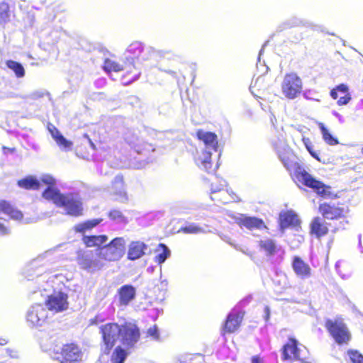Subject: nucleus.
<instances>
[{"instance_id":"41","label":"nucleus","mask_w":363,"mask_h":363,"mask_svg":"<svg viewBox=\"0 0 363 363\" xmlns=\"http://www.w3.org/2000/svg\"><path fill=\"white\" fill-rule=\"evenodd\" d=\"M146 336L152 337L153 340H157L160 338L158 328L156 325L149 328L146 331Z\"/></svg>"},{"instance_id":"46","label":"nucleus","mask_w":363,"mask_h":363,"mask_svg":"<svg viewBox=\"0 0 363 363\" xmlns=\"http://www.w3.org/2000/svg\"><path fill=\"white\" fill-rule=\"evenodd\" d=\"M74 230L75 232H77V233H84L86 230H87L88 229L86 228V223L84 222V223H78L77 225H76L74 227Z\"/></svg>"},{"instance_id":"44","label":"nucleus","mask_w":363,"mask_h":363,"mask_svg":"<svg viewBox=\"0 0 363 363\" xmlns=\"http://www.w3.org/2000/svg\"><path fill=\"white\" fill-rule=\"evenodd\" d=\"M48 130L50 132V133L51 134L52 138L55 140L57 139V138L61 135V133L60 132V130L54 125H52V124H50L48 127Z\"/></svg>"},{"instance_id":"36","label":"nucleus","mask_w":363,"mask_h":363,"mask_svg":"<svg viewBox=\"0 0 363 363\" xmlns=\"http://www.w3.org/2000/svg\"><path fill=\"white\" fill-rule=\"evenodd\" d=\"M10 21V6L5 1L0 2V25L4 26Z\"/></svg>"},{"instance_id":"4","label":"nucleus","mask_w":363,"mask_h":363,"mask_svg":"<svg viewBox=\"0 0 363 363\" xmlns=\"http://www.w3.org/2000/svg\"><path fill=\"white\" fill-rule=\"evenodd\" d=\"M281 91L288 99H294L303 91V82L297 73L291 72L286 73L281 84Z\"/></svg>"},{"instance_id":"2","label":"nucleus","mask_w":363,"mask_h":363,"mask_svg":"<svg viewBox=\"0 0 363 363\" xmlns=\"http://www.w3.org/2000/svg\"><path fill=\"white\" fill-rule=\"evenodd\" d=\"M324 325L337 344L340 345H347L351 340V333L342 318L327 319Z\"/></svg>"},{"instance_id":"21","label":"nucleus","mask_w":363,"mask_h":363,"mask_svg":"<svg viewBox=\"0 0 363 363\" xmlns=\"http://www.w3.org/2000/svg\"><path fill=\"white\" fill-rule=\"evenodd\" d=\"M0 213H4L10 219L17 221H21L23 218V213L10 201L5 199H0Z\"/></svg>"},{"instance_id":"20","label":"nucleus","mask_w":363,"mask_h":363,"mask_svg":"<svg viewBox=\"0 0 363 363\" xmlns=\"http://www.w3.org/2000/svg\"><path fill=\"white\" fill-rule=\"evenodd\" d=\"M196 137L199 140L203 142L206 148H210L215 152L218 150V139L215 133L199 129L196 132Z\"/></svg>"},{"instance_id":"14","label":"nucleus","mask_w":363,"mask_h":363,"mask_svg":"<svg viewBox=\"0 0 363 363\" xmlns=\"http://www.w3.org/2000/svg\"><path fill=\"white\" fill-rule=\"evenodd\" d=\"M67 298L66 294L60 291L48 296L45 305L50 311L60 312L68 308Z\"/></svg>"},{"instance_id":"29","label":"nucleus","mask_w":363,"mask_h":363,"mask_svg":"<svg viewBox=\"0 0 363 363\" xmlns=\"http://www.w3.org/2000/svg\"><path fill=\"white\" fill-rule=\"evenodd\" d=\"M144 52V46L140 42H134L130 44L126 50L128 56L125 60H129L133 62L135 59H138L142 56Z\"/></svg>"},{"instance_id":"48","label":"nucleus","mask_w":363,"mask_h":363,"mask_svg":"<svg viewBox=\"0 0 363 363\" xmlns=\"http://www.w3.org/2000/svg\"><path fill=\"white\" fill-rule=\"evenodd\" d=\"M1 149L4 155L13 154L16 152L15 147H8L6 146H2Z\"/></svg>"},{"instance_id":"49","label":"nucleus","mask_w":363,"mask_h":363,"mask_svg":"<svg viewBox=\"0 0 363 363\" xmlns=\"http://www.w3.org/2000/svg\"><path fill=\"white\" fill-rule=\"evenodd\" d=\"M307 150L308 151V152L310 153V155L313 157L315 158V160H317L318 161H320V158H319V156L318 155V153L314 151L313 150V145H311L309 147V149H307Z\"/></svg>"},{"instance_id":"13","label":"nucleus","mask_w":363,"mask_h":363,"mask_svg":"<svg viewBox=\"0 0 363 363\" xmlns=\"http://www.w3.org/2000/svg\"><path fill=\"white\" fill-rule=\"evenodd\" d=\"M121 82L124 85H128L137 80L140 76V69L135 65L134 62L125 60L122 66Z\"/></svg>"},{"instance_id":"19","label":"nucleus","mask_w":363,"mask_h":363,"mask_svg":"<svg viewBox=\"0 0 363 363\" xmlns=\"http://www.w3.org/2000/svg\"><path fill=\"white\" fill-rule=\"evenodd\" d=\"M329 233L328 223L318 216L314 217L310 223V234L320 238Z\"/></svg>"},{"instance_id":"33","label":"nucleus","mask_w":363,"mask_h":363,"mask_svg":"<svg viewBox=\"0 0 363 363\" xmlns=\"http://www.w3.org/2000/svg\"><path fill=\"white\" fill-rule=\"evenodd\" d=\"M157 255L155 261L158 264L163 263L170 255V251L163 243H160L156 250Z\"/></svg>"},{"instance_id":"17","label":"nucleus","mask_w":363,"mask_h":363,"mask_svg":"<svg viewBox=\"0 0 363 363\" xmlns=\"http://www.w3.org/2000/svg\"><path fill=\"white\" fill-rule=\"evenodd\" d=\"M236 223L240 228H245L250 230L267 228L264 220L255 216L242 215L237 219Z\"/></svg>"},{"instance_id":"5","label":"nucleus","mask_w":363,"mask_h":363,"mask_svg":"<svg viewBox=\"0 0 363 363\" xmlns=\"http://www.w3.org/2000/svg\"><path fill=\"white\" fill-rule=\"evenodd\" d=\"M104 354H108L121 336V325L117 323H108L99 328Z\"/></svg>"},{"instance_id":"34","label":"nucleus","mask_w":363,"mask_h":363,"mask_svg":"<svg viewBox=\"0 0 363 363\" xmlns=\"http://www.w3.org/2000/svg\"><path fill=\"white\" fill-rule=\"evenodd\" d=\"M318 127L321 131L324 141L329 145H336L338 144V140L332 135L329 130L324 125L323 123L318 124Z\"/></svg>"},{"instance_id":"18","label":"nucleus","mask_w":363,"mask_h":363,"mask_svg":"<svg viewBox=\"0 0 363 363\" xmlns=\"http://www.w3.org/2000/svg\"><path fill=\"white\" fill-rule=\"evenodd\" d=\"M118 303L120 306H128L136 296V289L130 284L121 286L118 290Z\"/></svg>"},{"instance_id":"3","label":"nucleus","mask_w":363,"mask_h":363,"mask_svg":"<svg viewBox=\"0 0 363 363\" xmlns=\"http://www.w3.org/2000/svg\"><path fill=\"white\" fill-rule=\"evenodd\" d=\"M125 250V242L123 238H116L108 244L100 248L99 257L108 262H117L123 256Z\"/></svg>"},{"instance_id":"38","label":"nucleus","mask_w":363,"mask_h":363,"mask_svg":"<svg viewBox=\"0 0 363 363\" xmlns=\"http://www.w3.org/2000/svg\"><path fill=\"white\" fill-rule=\"evenodd\" d=\"M57 145L65 151L70 150L72 147V142L67 140L62 134L55 140Z\"/></svg>"},{"instance_id":"15","label":"nucleus","mask_w":363,"mask_h":363,"mask_svg":"<svg viewBox=\"0 0 363 363\" xmlns=\"http://www.w3.org/2000/svg\"><path fill=\"white\" fill-rule=\"evenodd\" d=\"M279 224L281 230L287 228L298 230L301 227V220L294 212L286 211L280 213Z\"/></svg>"},{"instance_id":"43","label":"nucleus","mask_w":363,"mask_h":363,"mask_svg":"<svg viewBox=\"0 0 363 363\" xmlns=\"http://www.w3.org/2000/svg\"><path fill=\"white\" fill-rule=\"evenodd\" d=\"M108 216L111 220H116L121 218L123 217V214L119 210L113 209L108 212Z\"/></svg>"},{"instance_id":"9","label":"nucleus","mask_w":363,"mask_h":363,"mask_svg":"<svg viewBox=\"0 0 363 363\" xmlns=\"http://www.w3.org/2000/svg\"><path fill=\"white\" fill-rule=\"evenodd\" d=\"M121 340L127 347H133L139 341L140 331L138 325L131 322H125L121 325Z\"/></svg>"},{"instance_id":"42","label":"nucleus","mask_w":363,"mask_h":363,"mask_svg":"<svg viewBox=\"0 0 363 363\" xmlns=\"http://www.w3.org/2000/svg\"><path fill=\"white\" fill-rule=\"evenodd\" d=\"M27 319L34 325L40 324V318L38 316V312L35 310H32L28 313Z\"/></svg>"},{"instance_id":"8","label":"nucleus","mask_w":363,"mask_h":363,"mask_svg":"<svg viewBox=\"0 0 363 363\" xmlns=\"http://www.w3.org/2000/svg\"><path fill=\"white\" fill-rule=\"evenodd\" d=\"M318 211L324 219L337 220L345 219L349 209L330 202H323L319 204Z\"/></svg>"},{"instance_id":"11","label":"nucleus","mask_w":363,"mask_h":363,"mask_svg":"<svg viewBox=\"0 0 363 363\" xmlns=\"http://www.w3.org/2000/svg\"><path fill=\"white\" fill-rule=\"evenodd\" d=\"M43 184L47 185V188L42 192V196L47 201H52L55 206L59 203L62 195L60 190L55 187V179L49 174L43 175L41 177Z\"/></svg>"},{"instance_id":"51","label":"nucleus","mask_w":363,"mask_h":363,"mask_svg":"<svg viewBox=\"0 0 363 363\" xmlns=\"http://www.w3.org/2000/svg\"><path fill=\"white\" fill-rule=\"evenodd\" d=\"M302 141L306 149H309V147L312 145V143L308 138L303 137Z\"/></svg>"},{"instance_id":"47","label":"nucleus","mask_w":363,"mask_h":363,"mask_svg":"<svg viewBox=\"0 0 363 363\" xmlns=\"http://www.w3.org/2000/svg\"><path fill=\"white\" fill-rule=\"evenodd\" d=\"M250 363H264V361L259 354H255L251 357Z\"/></svg>"},{"instance_id":"37","label":"nucleus","mask_w":363,"mask_h":363,"mask_svg":"<svg viewBox=\"0 0 363 363\" xmlns=\"http://www.w3.org/2000/svg\"><path fill=\"white\" fill-rule=\"evenodd\" d=\"M6 65L8 68L15 73L17 77H23L25 75V69L21 63L11 60H8L6 61Z\"/></svg>"},{"instance_id":"35","label":"nucleus","mask_w":363,"mask_h":363,"mask_svg":"<svg viewBox=\"0 0 363 363\" xmlns=\"http://www.w3.org/2000/svg\"><path fill=\"white\" fill-rule=\"evenodd\" d=\"M126 351L121 346H117L111 357V363H123L127 357Z\"/></svg>"},{"instance_id":"12","label":"nucleus","mask_w":363,"mask_h":363,"mask_svg":"<svg viewBox=\"0 0 363 363\" xmlns=\"http://www.w3.org/2000/svg\"><path fill=\"white\" fill-rule=\"evenodd\" d=\"M244 315L245 312L242 311H232L228 313L221 329L222 335L236 332L241 325Z\"/></svg>"},{"instance_id":"10","label":"nucleus","mask_w":363,"mask_h":363,"mask_svg":"<svg viewBox=\"0 0 363 363\" xmlns=\"http://www.w3.org/2000/svg\"><path fill=\"white\" fill-rule=\"evenodd\" d=\"M300 346L301 345L294 337H289L281 348V359L291 362L302 361Z\"/></svg>"},{"instance_id":"1","label":"nucleus","mask_w":363,"mask_h":363,"mask_svg":"<svg viewBox=\"0 0 363 363\" xmlns=\"http://www.w3.org/2000/svg\"><path fill=\"white\" fill-rule=\"evenodd\" d=\"M282 162L286 169L289 172L291 179L296 184H301L302 185L313 189L320 197H331V187L325 184L323 182L314 178L299 162L291 160L289 158H283Z\"/></svg>"},{"instance_id":"23","label":"nucleus","mask_w":363,"mask_h":363,"mask_svg":"<svg viewBox=\"0 0 363 363\" xmlns=\"http://www.w3.org/2000/svg\"><path fill=\"white\" fill-rule=\"evenodd\" d=\"M125 182L122 175H117L111 182L113 194L116 196V199L122 201H128V196L125 191Z\"/></svg>"},{"instance_id":"26","label":"nucleus","mask_w":363,"mask_h":363,"mask_svg":"<svg viewBox=\"0 0 363 363\" xmlns=\"http://www.w3.org/2000/svg\"><path fill=\"white\" fill-rule=\"evenodd\" d=\"M147 245L140 241L130 242L128 248L127 258L130 260H135L145 255Z\"/></svg>"},{"instance_id":"45","label":"nucleus","mask_w":363,"mask_h":363,"mask_svg":"<svg viewBox=\"0 0 363 363\" xmlns=\"http://www.w3.org/2000/svg\"><path fill=\"white\" fill-rule=\"evenodd\" d=\"M101 219H93L86 221V228L90 230L97 225H99L101 222Z\"/></svg>"},{"instance_id":"22","label":"nucleus","mask_w":363,"mask_h":363,"mask_svg":"<svg viewBox=\"0 0 363 363\" xmlns=\"http://www.w3.org/2000/svg\"><path fill=\"white\" fill-rule=\"evenodd\" d=\"M291 266L294 273L302 279L308 278L311 274L310 266L300 257L295 256L293 257Z\"/></svg>"},{"instance_id":"7","label":"nucleus","mask_w":363,"mask_h":363,"mask_svg":"<svg viewBox=\"0 0 363 363\" xmlns=\"http://www.w3.org/2000/svg\"><path fill=\"white\" fill-rule=\"evenodd\" d=\"M57 207H62L66 214L78 217L83 214L82 199L74 193L64 194L57 203Z\"/></svg>"},{"instance_id":"52","label":"nucleus","mask_w":363,"mask_h":363,"mask_svg":"<svg viewBox=\"0 0 363 363\" xmlns=\"http://www.w3.org/2000/svg\"><path fill=\"white\" fill-rule=\"evenodd\" d=\"M97 318H98V317H97V316L94 317V318H93V319L91 320V323H95V324H96V323H98V321H97Z\"/></svg>"},{"instance_id":"16","label":"nucleus","mask_w":363,"mask_h":363,"mask_svg":"<svg viewBox=\"0 0 363 363\" xmlns=\"http://www.w3.org/2000/svg\"><path fill=\"white\" fill-rule=\"evenodd\" d=\"M330 96L333 99H337L338 106L347 105L352 99L349 92V87L345 84H340L332 89L330 91Z\"/></svg>"},{"instance_id":"40","label":"nucleus","mask_w":363,"mask_h":363,"mask_svg":"<svg viewBox=\"0 0 363 363\" xmlns=\"http://www.w3.org/2000/svg\"><path fill=\"white\" fill-rule=\"evenodd\" d=\"M347 354L352 363H363V355L356 350H348Z\"/></svg>"},{"instance_id":"50","label":"nucleus","mask_w":363,"mask_h":363,"mask_svg":"<svg viewBox=\"0 0 363 363\" xmlns=\"http://www.w3.org/2000/svg\"><path fill=\"white\" fill-rule=\"evenodd\" d=\"M9 233V229L3 223H0V235H5Z\"/></svg>"},{"instance_id":"30","label":"nucleus","mask_w":363,"mask_h":363,"mask_svg":"<svg viewBox=\"0 0 363 363\" xmlns=\"http://www.w3.org/2000/svg\"><path fill=\"white\" fill-rule=\"evenodd\" d=\"M80 267L88 272H95L101 269L104 264L99 260H94L89 258L83 257L79 262Z\"/></svg>"},{"instance_id":"27","label":"nucleus","mask_w":363,"mask_h":363,"mask_svg":"<svg viewBox=\"0 0 363 363\" xmlns=\"http://www.w3.org/2000/svg\"><path fill=\"white\" fill-rule=\"evenodd\" d=\"M211 156V152L203 150L201 152L197 154L194 160L200 168L203 169L206 172H210L212 170L213 164Z\"/></svg>"},{"instance_id":"24","label":"nucleus","mask_w":363,"mask_h":363,"mask_svg":"<svg viewBox=\"0 0 363 363\" xmlns=\"http://www.w3.org/2000/svg\"><path fill=\"white\" fill-rule=\"evenodd\" d=\"M212 194H213L212 196L213 200L218 201L224 204L240 201L238 196L233 191L229 192L227 189H223L217 191L212 189Z\"/></svg>"},{"instance_id":"28","label":"nucleus","mask_w":363,"mask_h":363,"mask_svg":"<svg viewBox=\"0 0 363 363\" xmlns=\"http://www.w3.org/2000/svg\"><path fill=\"white\" fill-rule=\"evenodd\" d=\"M41 179L38 180L35 176L28 175L17 181L18 187L26 190H38L41 186Z\"/></svg>"},{"instance_id":"6","label":"nucleus","mask_w":363,"mask_h":363,"mask_svg":"<svg viewBox=\"0 0 363 363\" xmlns=\"http://www.w3.org/2000/svg\"><path fill=\"white\" fill-rule=\"evenodd\" d=\"M56 359L60 363H81L82 352L77 343L63 345L60 351L55 352Z\"/></svg>"},{"instance_id":"25","label":"nucleus","mask_w":363,"mask_h":363,"mask_svg":"<svg viewBox=\"0 0 363 363\" xmlns=\"http://www.w3.org/2000/svg\"><path fill=\"white\" fill-rule=\"evenodd\" d=\"M258 247L260 251L263 252L267 256L272 257L277 254L280 247L277 242L269 238H264L258 241Z\"/></svg>"},{"instance_id":"32","label":"nucleus","mask_w":363,"mask_h":363,"mask_svg":"<svg viewBox=\"0 0 363 363\" xmlns=\"http://www.w3.org/2000/svg\"><path fill=\"white\" fill-rule=\"evenodd\" d=\"M123 64L116 62L110 58H106L104 61L102 69L108 74L112 72H120L122 69Z\"/></svg>"},{"instance_id":"39","label":"nucleus","mask_w":363,"mask_h":363,"mask_svg":"<svg viewBox=\"0 0 363 363\" xmlns=\"http://www.w3.org/2000/svg\"><path fill=\"white\" fill-rule=\"evenodd\" d=\"M202 231V228L194 223L189 224L186 226L182 227L178 232L184 233L186 234H196L201 233Z\"/></svg>"},{"instance_id":"31","label":"nucleus","mask_w":363,"mask_h":363,"mask_svg":"<svg viewBox=\"0 0 363 363\" xmlns=\"http://www.w3.org/2000/svg\"><path fill=\"white\" fill-rule=\"evenodd\" d=\"M82 240L87 247H100L108 240V237L105 235H86L83 237Z\"/></svg>"},{"instance_id":"54","label":"nucleus","mask_w":363,"mask_h":363,"mask_svg":"<svg viewBox=\"0 0 363 363\" xmlns=\"http://www.w3.org/2000/svg\"><path fill=\"white\" fill-rule=\"evenodd\" d=\"M361 152H362V154L363 155V147H362V150H361Z\"/></svg>"},{"instance_id":"53","label":"nucleus","mask_w":363,"mask_h":363,"mask_svg":"<svg viewBox=\"0 0 363 363\" xmlns=\"http://www.w3.org/2000/svg\"><path fill=\"white\" fill-rule=\"evenodd\" d=\"M6 343V342L4 340H2V342H0L1 345H4Z\"/></svg>"}]
</instances>
